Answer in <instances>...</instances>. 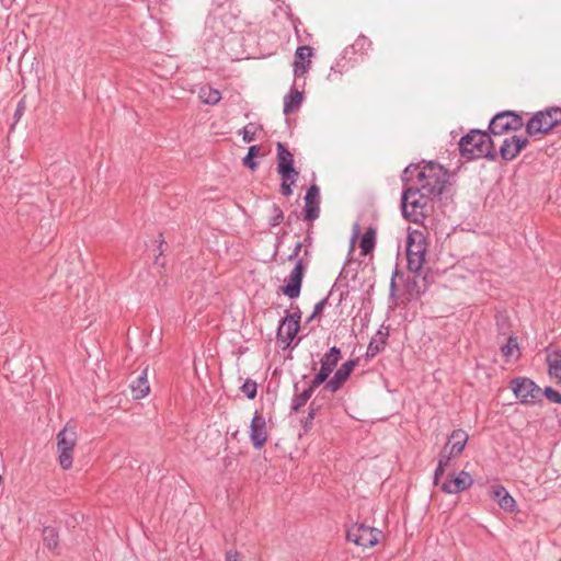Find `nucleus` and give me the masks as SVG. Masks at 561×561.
I'll list each match as a JSON object with an SVG mask.
<instances>
[{"label": "nucleus", "instance_id": "1", "mask_svg": "<svg viewBox=\"0 0 561 561\" xmlns=\"http://www.w3.org/2000/svg\"><path fill=\"white\" fill-rule=\"evenodd\" d=\"M458 146L461 157L467 160L485 158L494 161L497 158V152L489 130L471 129L460 138Z\"/></svg>", "mask_w": 561, "mask_h": 561}, {"label": "nucleus", "instance_id": "2", "mask_svg": "<svg viewBox=\"0 0 561 561\" xmlns=\"http://www.w3.org/2000/svg\"><path fill=\"white\" fill-rule=\"evenodd\" d=\"M433 197L430 193L421 190L420 186L404 188L401 196L403 217L414 224L422 222L430 215V201Z\"/></svg>", "mask_w": 561, "mask_h": 561}, {"label": "nucleus", "instance_id": "3", "mask_svg": "<svg viewBox=\"0 0 561 561\" xmlns=\"http://www.w3.org/2000/svg\"><path fill=\"white\" fill-rule=\"evenodd\" d=\"M417 179L421 190L430 193V195L439 197L446 187L448 172L443 165L428 162L419 171Z\"/></svg>", "mask_w": 561, "mask_h": 561}, {"label": "nucleus", "instance_id": "4", "mask_svg": "<svg viewBox=\"0 0 561 561\" xmlns=\"http://www.w3.org/2000/svg\"><path fill=\"white\" fill-rule=\"evenodd\" d=\"M561 124V107L552 106L536 112L525 125L529 137L548 135Z\"/></svg>", "mask_w": 561, "mask_h": 561}, {"label": "nucleus", "instance_id": "5", "mask_svg": "<svg viewBox=\"0 0 561 561\" xmlns=\"http://www.w3.org/2000/svg\"><path fill=\"white\" fill-rule=\"evenodd\" d=\"M56 439L59 465L64 470H68L72 467L73 450L78 440L76 425L68 422L62 430L58 432Z\"/></svg>", "mask_w": 561, "mask_h": 561}, {"label": "nucleus", "instance_id": "6", "mask_svg": "<svg viewBox=\"0 0 561 561\" xmlns=\"http://www.w3.org/2000/svg\"><path fill=\"white\" fill-rule=\"evenodd\" d=\"M425 254L426 239L424 234L419 230L410 232L407 238V260L410 272L417 273L422 268Z\"/></svg>", "mask_w": 561, "mask_h": 561}, {"label": "nucleus", "instance_id": "7", "mask_svg": "<svg viewBox=\"0 0 561 561\" xmlns=\"http://www.w3.org/2000/svg\"><path fill=\"white\" fill-rule=\"evenodd\" d=\"M520 114L514 111H503L492 117L488 130L493 136H501L508 131H517L525 126Z\"/></svg>", "mask_w": 561, "mask_h": 561}, {"label": "nucleus", "instance_id": "8", "mask_svg": "<svg viewBox=\"0 0 561 561\" xmlns=\"http://www.w3.org/2000/svg\"><path fill=\"white\" fill-rule=\"evenodd\" d=\"M371 45L373 43L367 36L359 35L351 46L342 51L341 57L331 67V70L342 73L343 70L351 67L352 61L356 62L358 60L354 57L355 55L363 57L371 48Z\"/></svg>", "mask_w": 561, "mask_h": 561}, {"label": "nucleus", "instance_id": "9", "mask_svg": "<svg viewBox=\"0 0 561 561\" xmlns=\"http://www.w3.org/2000/svg\"><path fill=\"white\" fill-rule=\"evenodd\" d=\"M515 397L523 404H535L541 401V389L527 377H517L511 381Z\"/></svg>", "mask_w": 561, "mask_h": 561}, {"label": "nucleus", "instance_id": "10", "mask_svg": "<svg viewBox=\"0 0 561 561\" xmlns=\"http://www.w3.org/2000/svg\"><path fill=\"white\" fill-rule=\"evenodd\" d=\"M379 533L380 531L374 527L366 526L362 523H356L347 528L346 539L357 546L368 548L375 546L378 542Z\"/></svg>", "mask_w": 561, "mask_h": 561}, {"label": "nucleus", "instance_id": "11", "mask_svg": "<svg viewBox=\"0 0 561 561\" xmlns=\"http://www.w3.org/2000/svg\"><path fill=\"white\" fill-rule=\"evenodd\" d=\"M308 261L305 262L304 259L297 260L294 268L285 279L286 284L280 287L283 294L288 298L295 299L299 297Z\"/></svg>", "mask_w": 561, "mask_h": 561}, {"label": "nucleus", "instance_id": "12", "mask_svg": "<svg viewBox=\"0 0 561 561\" xmlns=\"http://www.w3.org/2000/svg\"><path fill=\"white\" fill-rule=\"evenodd\" d=\"M340 358L341 350L336 346H332L320 360L321 367L318 374L313 377V386H321L328 380Z\"/></svg>", "mask_w": 561, "mask_h": 561}, {"label": "nucleus", "instance_id": "13", "mask_svg": "<svg viewBox=\"0 0 561 561\" xmlns=\"http://www.w3.org/2000/svg\"><path fill=\"white\" fill-rule=\"evenodd\" d=\"M528 144L529 140L527 137L513 135L503 140L499 153L504 161H512L524 148L528 146Z\"/></svg>", "mask_w": 561, "mask_h": 561}, {"label": "nucleus", "instance_id": "14", "mask_svg": "<svg viewBox=\"0 0 561 561\" xmlns=\"http://www.w3.org/2000/svg\"><path fill=\"white\" fill-rule=\"evenodd\" d=\"M473 479L471 474L465 470L456 476H450L440 485V489L446 494H458L471 488Z\"/></svg>", "mask_w": 561, "mask_h": 561}, {"label": "nucleus", "instance_id": "15", "mask_svg": "<svg viewBox=\"0 0 561 561\" xmlns=\"http://www.w3.org/2000/svg\"><path fill=\"white\" fill-rule=\"evenodd\" d=\"M304 219L312 222L320 215V190L316 184L309 186L305 195Z\"/></svg>", "mask_w": 561, "mask_h": 561}, {"label": "nucleus", "instance_id": "16", "mask_svg": "<svg viewBox=\"0 0 561 561\" xmlns=\"http://www.w3.org/2000/svg\"><path fill=\"white\" fill-rule=\"evenodd\" d=\"M356 366V360L348 359L334 373L333 377L324 382V389L334 393L342 388Z\"/></svg>", "mask_w": 561, "mask_h": 561}, {"label": "nucleus", "instance_id": "17", "mask_svg": "<svg viewBox=\"0 0 561 561\" xmlns=\"http://www.w3.org/2000/svg\"><path fill=\"white\" fill-rule=\"evenodd\" d=\"M250 439L255 449H261L267 440L265 417L255 412L250 425Z\"/></svg>", "mask_w": 561, "mask_h": 561}, {"label": "nucleus", "instance_id": "18", "mask_svg": "<svg viewBox=\"0 0 561 561\" xmlns=\"http://www.w3.org/2000/svg\"><path fill=\"white\" fill-rule=\"evenodd\" d=\"M299 331V324L297 320H294L291 316H285L277 328V341L284 343V347L290 346V343L295 339Z\"/></svg>", "mask_w": 561, "mask_h": 561}, {"label": "nucleus", "instance_id": "19", "mask_svg": "<svg viewBox=\"0 0 561 561\" xmlns=\"http://www.w3.org/2000/svg\"><path fill=\"white\" fill-rule=\"evenodd\" d=\"M277 151V173L279 175L287 174H299L298 171L294 168V157L293 153L287 149V147L278 141L276 144Z\"/></svg>", "mask_w": 561, "mask_h": 561}, {"label": "nucleus", "instance_id": "20", "mask_svg": "<svg viewBox=\"0 0 561 561\" xmlns=\"http://www.w3.org/2000/svg\"><path fill=\"white\" fill-rule=\"evenodd\" d=\"M313 55V48L311 46H299L295 51V59L293 62L294 73L296 77L305 75L311 66L310 58Z\"/></svg>", "mask_w": 561, "mask_h": 561}, {"label": "nucleus", "instance_id": "21", "mask_svg": "<svg viewBox=\"0 0 561 561\" xmlns=\"http://www.w3.org/2000/svg\"><path fill=\"white\" fill-rule=\"evenodd\" d=\"M490 496L505 512L513 513L516 510V501L505 486L497 484L491 488Z\"/></svg>", "mask_w": 561, "mask_h": 561}, {"label": "nucleus", "instance_id": "22", "mask_svg": "<svg viewBox=\"0 0 561 561\" xmlns=\"http://www.w3.org/2000/svg\"><path fill=\"white\" fill-rule=\"evenodd\" d=\"M389 336V330L388 328L380 327V329L375 333V335L371 337L367 351H366V357L373 358L377 356L381 351H383L387 340Z\"/></svg>", "mask_w": 561, "mask_h": 561}, {"label": "nucleus", "instance_id": "23", "mask_svg": "<svg viewBox=\"0 0 561 561\" xmlns=\"http://www.w3.org/2000/svg\"><path fill=\"white\" fill-rule=\"evenodd\" d=\"M43 543L49 551L59 554V533L55 527L45 526L42 530Z\"/></svg>", "mask_w": 561, "mask_h": 561}, {"label": "nucleus", "instance_id": "24", "mask_svg": "<svg viewBox=\"0 0 561 561\" xmlns=\"http://www.w3.org/2000/svg\"><path fill=\"white\" fill-rule=\"evenodd\" d=\"M130 389L134 399L145 398L149 393L150 387L147 379V368L131 382Z\"/></svg>", "mask_w": 561, "mask_h": 561}, {"label": "nucleus", "instance_id": "25", "mask_svg": "<svg viewBox=\"0 0 561 561\" xmlns=\"http://www.w3.org/2000/svg\"><path fill=\"white\" fill-rule=\"evenodd\" d=\"M302 93L295 88H291L289 93L284 98L283 112L285 115H289L297 111L302 103Z\"/></svg>", "mask_w": 561, "mask_h": 561}, {"label": "nucleus", "instance_id": "26", "mask_svg": "<svg viewBox=\"0 0 561 561\" xmlns=\"http://www.w3.org/2000/svg\"><path fill=\"white\" fill-rule=\"evenodd\" d=\"M450 442H453L450 449H449L450 455L459 456L466 447V444L468 442V434L462 430H455L450 434L448 443H450Z\"/></svg>", "mask_w": 561, "mask_h": 561}, {"label": "nucleus", "instance_id": "27", "mask_svg": "<svg viewBox=\"0 0 561 561\" xmlns=\"http://www.w3.org/2000/svg\"><path fill=\"white\" fill-rule=\"evenodd\" d=\"M548 374L561 383V351L557 350L547 355Z\"/></svg>", "mask_w": 561, "mask_h": 561}, {"label": "nucleus", "instance_id": "28", "mask_svg": "<svg viewBox=\"0 0 561 561\" xmlns=\"http://www.w3.org/2000/svg\"><path fill=\"white\" fill-rule=\"evenodd\" d=\"M318 387L319 386H313L312 379L307 389L300 393H295L290 404L291 412H298L302 407H305Z\"/></svg>", "mask_w": 561, "mask_h": 561}, {"label": "nucleus", "instance_id": "29", "mask_svg": "<svg viewBox=\"0 0 561 561\" xmlns=\"http://www.w3.org/2000/svg\"><path fill=\"white\" fill-rule=\"evenodd\" d=\"M501 353L506 362L512 358L518 359L520 357L519 345L515 335H510L506 343L501 346Z\"/></svg>", "mask_w": 561, "mask_h": 561}, {"label": "nucleus", "instance_id": "30", "mask_svg": "<svg viewBox=\"0 0 561 561\" xmlns=\"http://www.w3.org/2000/svg\"><path fill=\"white\" fill-rule=\"evenodd\" d=\"M376 243V230L373 227H368L359 240V248L362 255L369 254Z\"/></svg>", "mask_w": 561, "mask_h": 561}, {"label": "nucleus", "instance_id": "31", "mask_svg": "<svg viewBox=\"0 0 561 561\" xmlns=\"http://www.w3.org/2000/svg\"><path fill=\"white\" fill-rule=\"evenodd\" d=\"M199 98L203 103L209 105H216L221 100V93L217 89L202 88L199 91Z\"/></svg>", "mask_w": 561, "mask_h": 561}, {"label": "nucleus", "instance_id": "32", "mask_svg": "<svg viewBox=\"0 0 561 561\" xmlns=\"http://www.w3.org/2000/svg\"><path fill=\"white\" fill-rule=\"evenodd\" d=\"M299 174H287L280 175L282 176V184H280V193L284 196H289L293 194L291 186L295 185L297 178Z\"/></svg>", "mask_w": 561, "mask_h": 561}, {"label": "nucleus", "instance_id": "33", "mask_svg": "<svg viewBox=\"0 0 561 561\" xmlns=\"http://www.w3.org/2000/svg\"><path fill=\"white\" fill-rule=\"evenodd\" d=\"M260 152L259 146H251L248 149L247 156L243 158V164L248 167L250 170H255L257 168V162L255 161V157Z\"/></svg>", "mask_w": 561, "mask_h": 561}, {"label": "nucleus", "instance_id": "34", "mask_svg": "<svg viewBox=\"0 0 561 561\" xmlns=\"http://www.w3.org/2000/svg\"><path fill=\"white\" fill-rule=\"evenodd\" d=\"M241 391L247 396V398L254 399L257 393V385L254 380L248 378L241 386Z\"/></svg>", "mask_w": 561, "mask_h": 561}, {"label": "nucleus", "instance_id": "35", "mask_svg": "<svg viewBox=\"0 0 561 561\" xmlns=\"http://www.w3.org/2000/svg\"><path fill=\"white\" fill-rule=\"evenodd\" d=\"M541 396H545L550 402L561 404V393L552 387H546L541 391Z\"/></svg>", "mask_w": 561, "mask_h": 561}, {"label": "nucleus", "instance_id": "36", "mask_svg": "<svg viewBox=\"0 0 561 561\" xmlns=\"http://www.w3.org/2000/svg\"><path fill=\"white\" fill-rule=\"evenodd\" d=\"M272 214L270 226L276 227L284 220V213L277 204L272 205Z\"/></svg>", "mask_w": 561, "mask_h": 561}, {"label": "nucleus", "instance_id": "37", "mask_svg": "<svg viewBox=\"0 0 561 561\" xmlns=\"http://www.w3.org/2000/svg\"><path fill=\"white\" fill-rule=\"evenodd\" d=\"M257 127L255 124L250 123L243 128V141L250 144L255 139V131Z\"/></svg>", "mask_w": 561, "mask_h": 561}, {"label": "nucleus", "instance_id": "38", "mask_svg": "<svg viewBox=\"0 0 561 561\" xmlns=\"http://www.w3.org/2000/svg\"><path fill=\"white\" fill-rule=\"evenodd\" d=\"M420 165L419 164H414V163H411L409 164L402 172V175H401V181L403 182V184H408L410 181H411V174L415 171H420Z\"/></svg>", "mask_w": 561, "mask_h": 561}, {"label": "nucleus", "instance_id": "39", "mask_svg": "<svg viewBox=\"0 0 561 561\" xmlns=\"http://www.w3.org/2000/svg\"><path fill=\"white\" fill-rule=\"evenodd\" d=\"M399 274H400L399 267H398V265H396V268H394V271L392 273V276H391L390 286H389L390 297H394L396 296V293H397V282H396V278H397V276Z\"/></svg>", "mask_w": 561, "mask_h": 561}, {"label": "nucleus", "instance_id": "40", "mask_svg": "<svg viewBox=\"0 0 561 561\" xmlns=\"http://www.w3.org/2000/svg\"><path fill=\"white\" fill-rule=\"evenodd\" d=\"M444 472H445V468H443L442 461H438L435 472H434V478H433V483L435 485H438L439 480L443 477Z\"/></svg>", "mask_w": 561, "mask_h": 561}, {"label": "nucleus", "instance_id": "41", "mask_svg": "<svg viewBox=\"0 0 561 561\" xmlns=\"http://www.w3.org/2000/svg\"><path fill=\"white\" fill-rule=\"evenodd\" d=\"M328 300H329V297H325L316 304V306L313 308V316H319L323 311L325 305L328 304Z\"/></svg>", "mask_w": 561, "mask_h": 561}, {"label": "nucleus", "instance_id": "42", "mask_svg": "<svg viewBox=\"0 0 561 561\" xmlns=\"http://www.w3.org/2000/svg\"><path fill=\"white\" fill-rule=\"evenodd\" d=\"M317 410L318 409L314 407V402H312L309 407V413H308V416L305 422V427H307L308 424L312 422V420L314 419V416L317 414Z\"/></svg>", "mask_w": 561, "mask_h": 561}, {"label": "nucleus", "instance_id": "43", "mask_svg": "<svg viewBox=\"0 0 561 561\" xmlns=\"http://www.w3.org/2000/svg\"><path fill=\"white\" fill-rule=\"evenodd\" d=\"M455 457L456 456L450 455V451L448 454L442 453L439 455L438 461H442L443 468L446 469V467L449 465L450 459Z\"/></svg>", "mask_w": 561, "mask_h": 561}, {"label": "nucleus", "instance_id": "44", "mask_svg": "<svg viewBox=\"0 0 561 561\" xmlns=\"http://www.w3.org/2000/svg\"><path fill=\"white\" fill-rule=\"evenodd\" d=\"M302 247H304L302 242H297L295 244V248H294L293 252L289 254L288 260L289 261L295 260L299 255V252L301 251Z\"/></svg>", "mask_w": 561, "mask_h": 561}, {"label": "nucleus", "instance_id": "45", "mask_svg": "<svg viewBox=\"0 0 561 561\" xmlns=\"http://www.w3.org/2000/svg\"><path fill=\"white\" fill-rule=\"evenodd\" d=\"M226 561H239V553L236 550H229L226 553Z\"/></svg>", "mask_w": 561, "mask_h": 561}, {"label": "nucleus", "instance_id": "46", "mask_svg": "<svg viewBox=\"0 0 561 561\" xmlns=\"http://www.w3.org/2000/svg\"><path fill=\"white\" fill-rule=\"evenodd\" d=\"M304 247H305V255H308L309 251L308 248L312 244V238L310 234H308L304 240Z\"/></svg>", "mask_w": 561, "mask_h": 561}, {"label": "nucleus", "instance_id": "47", "mask_svg": "<svg viewBox=\"0 0 561 561\" xmlns=\"http://www.w3.org/2000/svg\"><path fill=\"white\" fill-rule=\"evenodd\" d=\"M287 316H291L294 318V320L298 321V324L300 323L301 312L298 308H297V311H295L293 313H288Z\"/></svg>", "mask_w": 561, "mask_h": 561}, {"label": "nucleus", "instance_id": "48", "mask_svg": "<svg viewBox=\"0 0 561 561\" xmlns=\"http://www.w3.org/2000/svg\"><path fill=\"white\" fill-rule=\"evenodd\" d=\"M358 233H359V226H358V224H355L354 225V232H353V236H352V241H354L357 238Z\"/></svg>", "mask_w": 561, "mask_h": 561}, {"label": "nucleus", "instance_id": "49", "mask_svg": "<svg viewBox=\"0 0 561 561\" xmlns=\"http://www.w3.org/2000/svg\"><path fill=\"white\" fill-rule=\"evenodd\" d=\"M24 108L23 102H20L16 108V114H19Z\"/></svg>", "mask_w": 561, "mask_h": 561}, {"label": "nucleus", "instance_id": "50", "mask_svg": "<svg viewBox=\"0 0 561 561\" xmlns=\"http://www.w3.org/2000/svg\"><path fill=\"white\" fill-rule=\"evenodd\" d=\"M290 220H294V217H291V215L288 216L287 222L290 224Z\"/></svg>", "mask_w": 561, "mask_h": 561}, {"label": "nucleus", "instance_id": "51", "mask_svg": "<svg viewBox=\"0 0 561 561\" xmlns=\"http://www.w3.org/2000/svg\"><path fill=\"white\" fill-rule=\"evenodd\" d=\"M290 220H294V217H291V215L288 216L287 222L290 224Z\"/></svg>", "mask_w": 561, "mask_h": 561}, {"label": "nucleus", "instance_id": "52", "mask_svg": "<svg viewBox=\"0 0 561 561\" xmlns=\"http://www.w3.org/2000/svg\"><path fill=\"white\" fill-rule=\"evenodd\" d=\"M317 316H313V312L311 313V316L308 318V321H311L312 319H314Z\"/></svg>", "mask_w": 561, "mask_h": 561}, {"label": "nucleus", "instance_id": "53", "mask_svg": "<svg viewBox=\"0 0 561 561\" xmlns=\"http://www.w3.org/2000/svg\"><path fill=\"white\" fill-rule=\"evenodd\" d=\"M427 278H428V275H425V276L423 277V282H424V283H427Z\"/></svg>", "mask_w": 561, "mask_h": 561}, {"label": "nucleus", "instance_id": "54", "mask_svg": "<svg viewBox=\"0 0 561 561\" xmlns=\"http://www.w3.org/2000/svg\"><path fill=\"white\" fill-rule=\"evenodd\" d=\"M294 389H295V391L298 390V383H295Z\"/></svg>", "mask_w": 561, "mask_h": 561}, {"label": "nucleus", "instance_id": "55", "mask_svg": "<svg viewBox=\"0 0 561 561\" xmlns=\"http://www.w3.org/2000/svg\"><path fill=\"white\" fill-rule=\"evenodd\" d=\"M427 288V285L425 284L422 291H425Z\"/></svg>", "mask_w": 561, "mask_h": 561}]
</instances>
